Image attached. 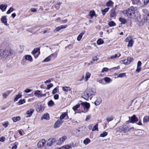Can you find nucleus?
<instances>
[{
	"label": "nucleus",
	"mask_w": 149,
	"mask_h": 149,
	"mask_svg": "<svg viewBox=\"0 0 149 149\" xmlns=\"http://www.w3.org/2000/svg\"><path fill=\"white\" fill-rule=\"evenodd\" d=\"M135 9L134 7L131 6L124 10L123 11L124 14L126 15L127 17L132 18L134 16L135 13Z\"/></svg>",
	"instance_id": "obj_1"
},
{
	"label": "nucleus",
	"mask_w": 149,
	"mask_h": 149,
	"mask_svg": "<svg viewBox=\"0 0 149 149\" xmlns=\"http://www.w3.org/2000/svg\"><path fill=\"white\" fill-rule=\"evenodd\" d=\"M95 92L90 89H87L84 92L82 97L84 98L86 100H88L89 98L91 95H93Z\"/></svg>",
	"instance_id": "obj_2"
},
{
	"label": "nucleus",
	"mask_w": 149,
	"mask_h": 149,
	"mask_svg": "<svg viewBox=\"0 0 149 149\" xmlns=\"http://www.w3.org/2000/svg\"><path fill=\"white\" fill-rule=\"evenodd\" d=\"M125 42H128L127 45L128 47H132L134 42V41L133 40L132 38L130 36L126 38L125 39Z\"/></svg>",
	"instance_id": "obj_3"
},
{
	"label": "nucleus",
	"mask_w": 149,
	"mask_h": 149,
	"mask_svg": "<svg viewBox=\"0 0 149 149\" xmlns=\"http://www.w3.org/2000/svg\"><path fill=\"white\" fill-rule=\"evenodd\" d=\"M81 104L83 107L84 109L86 110V112L88 111L90 107V104L87 102H82Z\"/></svg>",
	"instance_id": "obj_4"
},
{
	"label": "nucleus",
	"mask_w": 149,
	"mask_h": 149,
	"mask_svg": "<svg viewBox=\"0 0 149 149\" xmlns=\"http://www.w3.org/2000/svg\"><path fill=\"white\" fill-rule=\"evenodd\" d=\"M119 129L121 131L126 132L129 131L130 129H132V128H129L127 126L124 125L120 127Z\"/></svg>",
	"instance_id": "obj_5"
},
{
	"label": "nucleus",
	"mask_w": 149,
	"mask_h": 149,
	"mask_svg": "<svg viewBox=\"0 0 149 149\" xmlns=\"http://www.w3.org/2000/svg\"><path fill=\"white\" fill-rule=\"evenodd\" d=\"M34 111V110L33 108H31L28 110L26 112V118L30 117L33 114Z\"/></svg>",
	"instance_id": "obj_6"
},
{
	"label": "nucleus",
	"mask_w": 149,
	"mask_h": 149,
	"mask_svg": "<svg viewBox=\"0 0 149 149\" xmlns=\"http://www.w3.org/2000/svg\"><path fill=\"white\" fill-rule=\"evenodd\" d=\"M63 122V120L61 119L58 120L55 123L54 125V128L59 127Z\"/></svg>",
	"instance_id": "obj_7"
},
{
	"label": "nucleus",
	"mask_w": 149,
	"mask_h": 149,
	"mask_svg": "<svg viewBox=\"0 0 149 149\" xmlns=\"http://www.w3.org/2000/svg\"><path fill=\"white\" fill-rule=\"evenodd\" d=\"M142 11L143 13V19L149 18V11L146 9H143Z\"/></svg>",
	"instance_id": "obj_8"
},
{
	"label": "nucleus",
	"mask_w": 149,
	"mask_h": 149,
	"mask_svg": "<svg viewBox=\"0 0 149 149\" xmlns=\"http://www.w3.org/2000/svg\"><path fill=\"white\" fill-rule=\"evenodd\" d=\"M67 27V25H63L56 27L54 30V32H56L60 30L61 29L66 28Z\"/></svg>",
	"instance_id": "obj_9"
},
{
	"label": "nucleus",
	"mask_w": 149,
	"mask_h": 149,
	"mask_svg": "<svg viewBox=\"0 0 149 149\" xmlns=\"http://www.w3.org/2000/svg\"><path fill=\"white\" fill-rule=\"evenodd\" d=\"M138 120L135 115H133L132 116L130 119V122L131 123H133L138 121Z\"/></svg>",
	"instance_id": "obj_10"
},
{
	"label": "nucleus",
	"mask_w": 149,
	"mask_h": 149,
	"mask_svg": "<svg viewBox=\"0 0 149 149\" xmlns=\"http://www.w3.org/2000/svg\"><path fill=\"white\" fill-rule=\"evenodd\" d=\"M46 140H40L38 143V147L39 148L42 147L46 142Z\"/></svg>",
	"instance_id": "obj_11"
},
{
	"label": "nucleus",
	"mask_w": 149,
	"mask_h": 149,
	"mask_svg": "<svg viewBox=\"0 0 149 149\" xmlns=\"http://www.w3.org/2000/svg\"><path fill=\"white\" fill-rule=\"evenodd\" d=\"M1 21L2 23L6 26L8 25L6 17V16H4L2 17L1 19Z\"/></svg>",
	"instance_id": "obj_12"
},
{
	"label": "nucleus",
	"mask_w": 149,
	"mask_h": 149,
	"mask_svg": "<svg viewBox=\"0 0 149 149\" xmlns=\"http://www.w3.org/2000/svg\"><path fill=\"white\" fill-rule=\"evenodd\" d=\"M141 64L142 63L141 61H139L138 62L137 64V69L136 70V71L138 72H139L141 70Z\"/></svg>",
	"instance_id": "obj_13"
},
{
	"label": "nucleus",
	"mask_w": 149,
	"mask_h": 149,
	"mask_svg": "<svg viewBox=\"0 0 149 149\" xmlns=\"http://www.w3.org/2000/svg\"><path fill=\"white\" fill-rule=\"evenodd\" d=\"M62 89L63 91L68 92L71 90V88L69 86H65L62 87Z\"/></svg>",
	"instance_id": "obj_14"
},
{
	"label": "nucleus",
	"mask_w": 149,
	"mask_h": 149,
	"mask_svg": "<svg viewBox=\"0 0 149 149\" xmlns=\"http://www.w3.org/2000/svg\"><path fill=\"white\" fill-rule=\"evenodd\" d=\"M49 116L48 113L45 114L41 118V120L45 119L49 120Z\"/></svg>",
	"instance_id": "obj_15"
},
{
	"label": "nucleus",
	"mask_w": 149,
	"mask_h": 149,
	"mask_svg": "<svg viewBox=\"0 0 149 149\" xmlns=\"http://www.w3.org/2000/svg\"><path fill=\"white\" fill-rule=\"evenodd\" d=\"M120 55V53L116 54L114 55L111 56L110 58H109V59H115L117 57H119Z\"/></svg>",
	"instance_id": "obj_16"
},
{
	"label": "nucleus",
	"mask_w": 149,
	"mask_h": 149,
	"mask_svg": "<svg viewBox=\"0 0 149 149\" xmlns=\"http://www.w3.org/2000/svg\"><path fill=\"white\" fill-rule=\"evenodd\" d=\"M41 94L42 93L39 90H37L35 91L34 93V95L38 97H41Z\"/></svg>",
	"instance_id": "obj_17"
},
{
	"label": "nucleus",
	"mask_w": 149,
	"mask_h": 149,
	"mask_svg": "<svg viewBox=\"0 0 149 149\" xmlns=\"http://www.w3.org/2000/svg\"><path fill=\"white\" fill-rule=\"evenodd\" d=\"M91 75V74L89 72H87L86 73L84 78V81H85L86 82L88 80V79L90 77Z\"/></svg>",
	"instance_id": "obj_18"
},
{
	"label": "nucleus",
	"mask_w": 149,
	"mask_h": 149,
	"mask_svg": "<svg viewBox=\"0 0 149 149\" xmlns=\"http://www.w3.org/2000/svg\"><path fill=\"white\" fill-rule=\"evenodd\" d=\"M54 143L56 145L60 146L64 143V140H55Z\"/></svg>",
	"instance_id": "obj_19"
},
{
	"label": "nucleus",
	"mask_w": 149,
	"mask_h": 149,
	"mask_svg": "<svg viewBox=\"0 0 149 149\" xmlns=\"http://www.w3.org/2000/svg\"><path fill=\"white\" fill-rule=\"evenodd\" d=\"M110 16L111 17H113L115 16L116 15L115 12V9H113L111 10L110 14Z\"/></svg>",
	"instance_id": "obj_20"
},
{
	"label": "nucleus",
	"mask_w": 149,
	"mask_h": 149,
	"mask_svg": "<svg viewBox=\"0 0 149 149\" xmlns=\"http://www.w3.org/2000/svg\"><path fill=\"white\" fill-rule=\"evenodd\" d=\"M20 119L21 117L19 116L14 117L12 118V120L14 122H16L17 121L19 120Z\"/></svg>",
	"instance_id": "obj_21"
},
{
	"label": "nucleus",
	"mask_w": 149,
	"mask_h": 149,
	"mask_svg": "<svg viewBox=\"0 0 149 149\" xmlns=\"http://www.w3.org/2000/svg\"><path fill=\"white\" fill-rule=\"evenodd\" d=\"M25 58L26 60H28L31 62L33 61V59L31 55H27L25 56Z\"/></svg>",
	"instance_id": "obj_22"
},
{
	"label": "nucleus",
	"mask_w": 149,
	"mask_h": 149,
	"mask_svg": "<svg viewBox=\"0 0 149 149\" xmlns=\"http://www.w3.org/2000/svg\"><path fill=\"white\" fill-rule=\"evenodd\" d=\"M102 102V100L100 98H98L95 101V104L96 105H99Z\"/></svg>",
	"instance_id": "obj_23"
},
{
	"label": "nucleus",
	"mask_w": 149,
	"mask_h": 149,
	"mask_svg": "<svg viewBox=\"0 0 149 149\" xmlns=\"http://www.w3.org/2000/svg\"><path fill=\"white\" fill-rule=\"evenodd\" d=\"M60 149H72V148L69 145H64L59 148Z\"/></svg>",
	"instance_id": "obj_24"
},
{
	"label": "nucleus",
	"mask_w": 149,
	"mask_h": 149,
	"mask_svg": "<svg viewBox=\"0 0 149 149\" xmlns=\"http://www.w3.org/2000/svg\"><path fill=\"white\" fill-rule=\"evenodd\" d=\"M119 21L121 22L122 24H124L127 22L126 20L125 19L121 17H120L119 19Z\"/></svg>",
	"instance_id": "obj_25"
},
{
	"label": "nucleus",
	"mask_w": 149,
	"mask_h": 149,
	"mask_svg": "<svg viewBox=\"0 0 149 149\" xmlns=\"http://www.w3.org/2000/svg\"><path fill=\"white\" fill-rule=\"evenodd\" d=\"M143 123H146L147 122H149V115L148 116H145L143 119Z\"/></svg>",
	"instance_id": "obj_26"
},
{
	"label": "nucleus",
	"mask_w": 149,
	"mask_h": 149,
	"mask_svg": "<svg viewBox=\"0 0 149 149\" xmlns=\"http://www.w3.org/2000/svg\"><path fill=\"white\" fill-rule=\"evenodd\" d=\"M113 3L111 0L109 1L106 3V6L107 7H110L113 6Z\"/></svg>",
	"instance_id": "obj_27"
},
{
	"label": "nucleus",
	"mask_w": 149,
	"mask_h": 149,
	"mask_svg": "<svg viewBox=\"0 0 149 149\" xmlns=\"http://www.w3.org/2000/svg\"><path fill=\"white\" fill-rule=\"evenodd\" d=\"M10 92L9 91H7L6 93H3L2 96L4 98H6L9 95Z\"/></svg>",
	"instance_id": "obj_28"
},
{
	"label": "nucleus",
	"mask_w": 149,
	"mask_h": 149,
	"mask_svg": "<svg viewBox=\"0 0 149 149\" xmlns=\"http://www.w3.org/2000/svg\"><path fill=\"white\" fill-rule=\"evenodd\" d=\"M104 41L102 39L100 38L98 40L97 43L98 45H99L103 44L104 43Z\"/></svg>",
	"instance_id": "obj_29"
},
{
	"label": "nucleus",
	"mask_w": 149,
	"mask_h": 149,
	"mask_svg": "<svg viewBox=\"0 0 149 149\" xmlns=\"http://www.w3.org/2000/svg\"><path fill=\"white\" fill-rule=\"evenodd\" d=\"M80 104H78L74 106L73 107L72 109L74 110V111H76L77 110L78 108L80 107Z\"/></svg>",
	"instance_id": "obj_30"
},
{
	"label": "nucleus",
	"mask_w": 149,
	"mask_h": 149,
	"mask_svg": "<svg viewBox=\"0 0 149 149\" xmlns=\"http://www.w3.org/2000/svg\"><path fill=\"white\" fill-rule=\"evenodd\" d=\"M22 96V95L20 94H19L18 95H16L14 99V101L16 102L17 101L18 99L21 97Z\"/></svg>",
	"instance_id": "obj_31"
},
{
	"label": "nucleus",
	"mask_w": 149,
	"mask_h": 149,
	"mask_svg": "<svg viewBox=\"0 0 149 149\" xmlns=\"http://www.w3.org/2000/svg\"><path fill=\"white\" fill-rule=\"evenodd\" d=\"M7 6L5 5L2 4L0 5V9L3 11H4L6 9Z\"/></svg>",
	"instance_id": "obj_32"
},
{
	"label": "nucleus",
	"mask_w": 149,
	"mask_h": 149,
	"mask_svg": "<svg viewBox=\"0 0 149 149\" xmlns=\"http://www.w3.org/2000/svg\"><path fill=\"white\" fill-rule=\"evenodd\" d=\"M95 15V13L94 11L91 10L89 12V14L88 15L91 18H92L93 16Z\"/></svg>",
	"instance_id": "obj_33"
},
{
	"label": "nucleus",
	"mask_w": 149,
	"mask_h": 149,
	"mask_svg": "<svg viewBox=\"0 0 149 149\" xmlns=\"http://www.w3.org/2000/svg\"><path fill=\"white\" fill-rule=\"evenodd\" d=\"M84 34V32H82L78 36L77 38V40L78 41H80L82 38L83 35Z\"/></svg>",
	"instance_id": "obj_34"
},
{
	"label": "nucleus",
	"mask_w": 149,
	"mask_h": 149,
	"mask_svg": "<svg viewBox=\"0 0 149 149\" xmlns=\"http://www.w3.org/2000/svg\"><path fill=\"white\" fill-rule=\"evenodd\" d=\"M120 62L121 63H123L125 65L128 64L130 63V62H128V60L127 59L124 60H121L120 61Z\"/></svg>",
	"instance_id": "obj_35"
},
{
	"label": "nucleus",
	"mask_w": 149,
	"mask_h": 149,
	"mask_svg": "<svg viewBox=\"0 0 149 149\" xmlns=\"http://www.w3.org/2000/svg\"><path fill=\"white\" fill-rule=\"evenodd\" d=\"M25 100L23 99V100H20L18 102V104L19 105L25 103Z\"/></svg>",
	"instance_id": "obj_36"
},
{
	"label": "nucleus",
	"mask_w": 149,
	"mask_h": 149,
	"mask_svg": "<svg viewBox=\"0 0 149 149\" xmlns=\"http://www.w3.org/2000/svg\"><path fill=\"white\" fill-rule=\"evenodd\" d=\"M109 9V8H105L103 10H102L101 11L103 15H104L108 11Z\"/></svg>",
	"instance_id": "obj_37"
},
{
	"label": "nucleus",
	"mask_w": 149,
	"mask_h": 149,
	"mask_svg": "<svg viewBox=\"0 0 149 149\" xmlns=\"http://www.w3.org/2000/svg\"><path fill=\"white\" fill-rule=\"evenodd\" d=\"M67 115V113L66 112L63 113L60 117V119L62 120L65 118V117Z\"/></svg>",
	"instance_id": "obj_38"
},
{
	"label": "nucleus",
	"mask_w": 149,
	"mask_h": 149,
	"mask_svg": "<svg viewBox=\"0 0 149 149\" xmlns=\"http://www.w3.org/2000/svg\"><path fill=\"white\" fill-rule=\"evenodd\" d=\"M108 24L110 26H115L116 24L113 21H111L109 22Z\"/></svg>",
	"instance_id": "obj_39"
},
{
	"label": "nucleus",
	"mask_w": 149,
	"mask_h": 149,
	"mask_svg": "<svg viewBox=\"0 0 149 149\" xmlns=\"http://www.w3.org/2000/svg\"><path fill=\"white\" fill-rule=\"evenodd\" d=\"M57 55V53H53L50 55V57L51 58H53V59H54L56 58Z\"/></svg>",
	"instance_id": "obj_40"
},
{
	"label": "nucleus",
	"mask_w": 149,
	"mask_h": 149,
	"mask_svg": "<svg viewBox=\"0 0 149 149\" xmlns=\"http://www.w3.org/2000/svg\"><path fill=\"white\" fill-rule=\"evenodd\" d=\"M9 124V122L8 121H5L2 124L3 125L5 128L8 127Z\"/></svg>",
	"instance_id": "obj_41"
},
{
	"label": "nucleus",
	"mask_w": 149,
	"mask_h": 149,
	"mask_svg": "<svg viewBox=\"0 0 149 149\" xmlns=\"http://www.w3.org/2000/svg\"><path fill=\"white\" fill-rule=\"evenodd\" d=\"M98 124H96L95 126L93 128H92V131H95V130L98 131Z\"/></svg>",
	"instance_id": "obj_42"
},
{
	"label": "nucleus",
	"mask_w": 149,
	"mask_h": 149,
	"mask_svg": "<svg viewBox=\"0 0 149 149\" xmlns=\"http://www.w3.org/2000/svg\"><path fill=\"white\" fill-rule=\"evenodd\" d=\"M40 49L38 48L35 49L33 50L32 52V54H35L37 52L39 51Z\"/></svg>",
	"instance_id": "obj_43"
},
{
	"label": "nucleus",
	"mask_w": 149,
	"mask_h": 149,
	"mask_svg": "<svg viewBox=\"0 0 149 149\" xmlns=\"http://www.w3.org/2000/svg\"><path fill=\"white\" fill-rule=\"evenodd\" d=\"M18 144L17 143H15L14 144L11 145L12 149H16L17 148V146Z\"/></svg>",
	"instance_id": "obj_44"
},
{
	"label": "nucleus",
	"mask_w": 149,
	"mask_h": 149,
	"mask_svg": "<svg viewBox=\"0 0 149 149\" xmlns=\"http://www.w3.org/2000/svg\"><path fill=\"white\" fill-rule=\"evenodd\" d=\"M53 142H52V140H47V145L48 146H51Z\"/></svg>",
	"instance_id": "obj_45"
},
{
	"label": "nucleus",
	"mask_w": 149,
	"mask_h": 149,
	"mask_svg": "<svg viewBox=\"0 0 149 149\" xmlns=\"http://www.w3.org/2000/svg\"><path fill=\"white\" fill-rule=\"evenodd\" d=\"M126 76V73H123L119 74L117 76V77L122 78Z\"/></svg>",
	"instance_id": "obj_46"
},
{
	"label": "nucleus",
	"mask_w": 149,
	"mask_h": 149,
	"mask_svg": "<svg viewBox=\"0 0 149 149\" xmlns=\"http://www.w3.org/2000/svg\"><path fill=\"white\" fill-rule=\"evenodd\" d=\"M51 60V58L49 56L44 60L43 61L44 62H47L50 61Z\"/></svg>",
	"instance_id": "obj_47"
},
{
	"label": "nucleus",
	"mask_w": 149,
	"mask_h": 149,
	"mask_svg": "<svg viewBox=\"0 0 149 149\" xmlns=\"http://www.w3.org/2000/svg\"><path fill=\"white\" fill-rule=\"evenodd\" d=\"M108 133L106 132H104L103 133L100 134V136L102 137H104L107 135Z\"/></svg>",
	"instance_id": "obj_48"
},
{
	"label": "nucleus",
	"mask_w": 149,
	"mask_h": 149,
	"mask_svg": "<svg viewBox=\"0 0 149 149\" xmlns=\"http://www.w3.org/2000/svg\"><path fill=\"white\" fill-rule=\"evenodd\" d=\"M144 21L146 22L147 25L149 26V17L143 19Z\"/></svg>",
	"instance_id": "obj_49"
},
{
	"label": "nucleus",
	"mask_w": 149,
	"mask_h": 149,
	"mask_svg": "<svg viewBox=\"0 0 149 149\" xmlns=\"http://www.w3.org/2000/svg\"><path fill=\"white\" fill-rule=\"evenodd\" d=\"M105 81L108 83H109L111 81V79L109 77H105L104 78Z\"/></svg>",
	"instance_id": "obj_50"
},
{
	"label": "nucleus",
	"mask_w": 149,
	"mask_h": 149,
	"mask_svg": "<svg viewBox=\"0 0 149 149\" xmlns=\"http://www.w3.org/2000/svg\"><path fill=\"white\" fill-rule=\"evenodd\" d=\"M53 86V84L52 83H51L49 84H48L47 85V87L46 88V89L49 90L50 88L52 87Z\"/></svg>",
	"instance_id": "obj_51"
},
{
	"label": "nucleus",
	"mask_w": 149,
	"mask_h": 149,
	"mask_svg": "<svg viewBox=\"0 0 149 149\" xmlns=\"http://www.w3.org/2000/svg\"><path fill=\"white\" fill-rule=\"evenodd\" d=\"M38 111L40 112H42L44 110V108L41 106H40L38 109Z\"/></svg>",
	"instance_id": "obj_52"
},
{
	"label": "nucleus",
	"mask_w": 149,
	"mask_h": 149,
	"mask_svg": "<svg viewBox=\"0 0 149 149\" xmlns=\"http://www.w3.org/2000/svg\"><path fill=\"white\" fill-rule=\"evenodd\" d=\"M113 119V118L112 116H110L109 117L107 118L106 120L108 123L109 122L112 121Z\"/></svg>",
	"instance_id": "obj_53"
},
{
	"label": "nucleus",
	"mask_w": 149,
	"mask_h": 149,
	"mask_svg": "<svg viewBox=\"0 0 149 149\" xmlns=\"http://www.w3.org/2000/svg\"><path fill=\"white\" fill-rule=\"evenodd\" d=\"M54 104L53 101L52 100H51L48 102V104L49 106H52L54 105Z\"/></svg>",
	"instance_id": "obj_54"
},
{
	"label": "nucleus",
	"mask_w": 149,
	"mask_h": 149,
	"mask_svg": "<svg viewBox=\"0 0 149 149\" xmlns=\"http://www.w3.org/2000/svg\"><path fill=\"white\" fill-rule=\"evenodd\" d=\"M13 8L10 7L7 11V14H10L11 12H12L13 11Z\"/></svg>",
	"instance_id": "obj_55"
},
{
	"label": "nucleus",
	"mask_w": 149,
	"mask_h": 149,
	"mask_svg": "<svg viewBox=\"0 0 149 149\" xmlns=\"http://www.w3.org/2000/svg\"><path fill=\"white\" fill-rule=\"evenodd\" d=\"M90 142V140H83V143L85 145H87Z\"/></svg>",
	"instance_id": "obj_56"
},
{
	"label": "nucleus",
	"mask_w": 149,
	"mask_h": 149,
	"mask_svg": "<svg viewBox=\"0 0 149 149\" xmlns=\"http://www.w3.org/2000/svg\"><path fill=\"white\" fill-rule=\"evenodd\" d=\"M59 98V95L58 94H56L54 95V98L55 100H58Z\"/></svg>",
	"instance_id": "obj_57"
},
{
	"label": "nucleus",
	"mask_w": 149,
	"mask_h": 149,
	"mask_svg": "<svg viewBox=\"0 0 149 149\" xmlns=\"http://www.w3.org/2000/svg\"><path fill=\"white\" fill-rule=\"evenodd\" d=\"M57 89L56 88H54L52 91V93L53 94H54L57 92Z\"/></svg>",
	"instance_id": "obj_58"
},
{
	"label": "nucleus",
	"mask_w": 149,
	"mask_h": 149,
	"mask_svg": "<svg viewBox=\"0 0 149 149\" xmlns=\"http://www.w3.org/2000/svg\"><path fill=\"white\" fill-rule=\"evenodd\" d=\"M32 91V90L30 89H26L24 91V92L26 93H29Z\"/></svg>",
	"instance_id": "obj_59"
},
{
	"label": "nucleus",
	"mask_w": 149,
	"mask_h": 149,
	"mask_svg": "<svg viewBox=\"0 0 149 149\" xmlns=\"http://www.w3.org/2000/svg\"><path fill=\"white\" fill-rule=\"evenodd\" d=\"M127 59L128 60V62H130V63L133 60L132 58L131 57H128Z\"/></svg>",
	"instance_id": "obj_60"
},
{
	"label": "nucleus",
	"mask_w": 149,
	"mask_h": 149,
	"mask_svg": "<svg viewBox=\"0 0 149 149\" xmlns=\"http://www.w3.org/2000/svg\"><path fill=\"white\" fill-rule=\"evenodd\" d=\"M108 69L107 68H104L102 70V72H103L104 71L106 72L108 70Z\"/></svg>",
	"instance_id": "obj_61"
},
{
	"label": "nucleus",
	"mask_w": 149,
	"mask_h": 149,
	"mask_svg": "<svg viewBox=\"0 0 149 149\" xmlns=\"http://www.w3.org/2000/svg\"><path fill=\"white\" fill-rule=\"evenodd\" d=\"M67 139V137L65 136H63L62 137L60 138L59 140H66Z\"/></svg>",
	"instance_id": "obj_62"
},
{
	"label": "nucleus",
	"mask_w": 149,
	"mask_h": 149,
	"mask_svg": "<svg viewBox=\"0 0 149 149\" xmlns=\"http://www.w3.org/2000/svg\"><path fill=\"white\" fill-rule=\"evenodd\" d=\"M55 8L57 9L58 10L60 8V6L58 4H57L55 6Z\"/></svg>",
	"instance_id": "obj_63"
},
{
	"label": "nucleus",
	"mask_w": 149,
	"mask_h": 149,
	"mask_svg": "<svg viewBox=\"0 0 149 149\" xmlns=\"http://www.w3.org/2000/svg\"><path fill=\"white\" fill-rule=\"evenodd\" d=\"M149 0H145L144 1V5H147L148 4L149 2Z\"/></svg>",
	"instance_id": "obj_64"
}]
</instances>
